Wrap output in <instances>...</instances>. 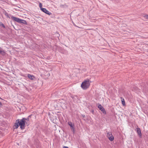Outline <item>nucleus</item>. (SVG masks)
<instances>
[{
    "label": "nucleus",
    "mask_w": 148,
    "mask_h": 148,
    "mask_svg": "<svg viewBox=\"0 0 148 148\" xmlns=\"http://www.w3.org/2000/svg\"><path fill=\"white\" fill-rule=\"evenodd\" d=\"M27 124V122L25 121L23 118L21 119H18L16 121L14 124V129H17L19 126H20L21 130H24L25 129L26 124H27V126L28 125Z\"/></svg>",
    "instance_id": "nucleus-1"
},
{
    "label": "nucleus",
    "mask_w": 148,
    "mask_h": 148,
    "mask_svg": "<svg viewBox=\"0 0 148 148\" xmlns=\"http://www.w3.org/2000/svg\"><path fill=\"white\" fill-rule=\"evenodd\" d=\"M11 18L14 21L18 23L26 25H27L26 21L23 19H21L12 15L11 16Z\"/></svg>",
    "instance_id": "nucleus-2"
},
{
    "label": "nucleus",
    "mask_w": 148,
    "mask_h": 148,
    "mask_svg": "<svg viewBox=\"0 0 148 148\" xmlns=\"http://www.w3.org/2000/svg\"><path fill=\"white\" fill-rule=\"evenodd\" d=\"M90 80L88 79L82 82L81 86L84 90L87 89L90 85Z\"/></svg>",
    "instance_id": "nucleus-3"
},
{
    "label": "nucleus",
    "mask_w": 148,
    "mask_h": 148,
    "mask_svg": "<svg viewBox=\"0 0 148 148\" xmlns=\"http://www.w3.org/2000/svg\"><path fill=\"white\" fill-rule=\"evenodd\" d=\"M98 108L101 111V112L104 114H106V111L104 109V108H103V107L101 105L99 104L98 107Z\"/></svg>",
    "instance_id": "nucleus-4"
},
{
    "label": "nucleus",
    "mask_w": 148,
    "mask_h": 148,
    "mask_svg": "<svg viewBox=\"0 0 148 148\" xmlns=\"http://www.w3.org/2000/svg\"><path fill=\"white\" fill-rule=\"evenodd\" d=\"M41 11L49 15H50L51 14V12H50L45 8H42Z\"/></svg>",
    "instance_id": "nucleus-5"
},
{
    "label": "nucleus",
    "mask_w": 148,
    "mask_h": 148,
    "mask_svg": "<svg viewBox=\"0 0 148 148\" xmlns=\"http://www.w3.org/2000/svg\"><path fill=\"white\" fill-rule=\"evenodd\" d=\"M27 77L32 80H35L36 79V78L34 75L30 74H28L27 75Z\"/></svg>",
    "instance_id": "nucleus-6"
},
{
    "label": "nucleus",
    "mask_w": 148,
    "mask_h": 148,
    "mask_svg": "<svg viewBox=\"0 0 148 148\" xmlns=\"http://www.w3.org/2000/svg\"><path fill=\"white\" fill-rule=\"evenodd\" d=\"M136 132L139 137L140 138L141 137L142 135L140 129L138 127L137 128H136Z\"/></svg>",
    "instance_id": "nucleus-7"
},
{
    "label": "nucleus",
    "mask_w": 148,
    "mask_h": 148,
    "mask_svg": "<svg viewBox=\"0 0 148 148\" xmlns=\"http://www.w3.org/2000/svg\"><path fill=\"white\" fill-rule=\"evenodd\" d=\"M71 97L73 99L74 101L77 102L78 99V98L77 95L71 96Z\"/></svg>",
    "instance_id": "nucleus-8"
},
{
    "label": "nucleus",
    "mask_w": 148,
    "mask_h": 148,
    "mask_svg": "<svg viewBox=\"0 0 148 148\" xmlns=\"http://www.w3.org/2000/svg\"><path fill=\"white\" fill-rule=\"evenodd\" d=\"M68 123L69 125L70 126L71 128L74 126V124L72 123L71 122H69Z\"/></svg>",
    "instance_id": "nucleus-9"
},
{
    "label": "nucleus",
    "mask_w": 148,
    "mask_h": 148,
    "mask_svg": "<svg viewBox=\"0 0 148 148\" xmlns=\"http://www.w3.org/2000/svg\"><path fill=\"white\" fill-rule=\"evenodd\" d=\"M108 138L110 141H112L113 140H114V137L112 135H110V137H109Z\"/></svg>",
    "instance_id": "nucleus-10"
},
{
    "label": "nucleus",
    "mask_w": 148,
    "mask_h": 148,
    "mask_svg": "<svg viewBox=\"0 0 148 148\" xmlns=\"http://www.w3.org/2000/svg\"><path fill=\"white\" fill-rule=\"evenodd\" d=\"M0 53L3 56L5 54V53L3 51H2L0 49Z\"/></svg>",
    "instance_id": "nucleus-11"
},
{
    "label": "nucleus",
    "mask_w": 148,
    "mask_h": 148,
    "mask_svg": "<svg viewBox=\"0 0 148 148\" xmlns=\"http://www.w3.org/2000/svg\"><path fill=\"white\" fill-rule=\"evenodd\" d=\"M112 134L110 133H108L107 134V136L108 138L110 137V135H112Z\"/></svg>",
    "instance_id": "nucleus-12"
},
{
    "label": "nucleus",
    "mask_w": 148,
    "mask_h": 148,
    "mask_svg": "<svg viewBox=\"0 0 148 148\" xmlns=\"http://www.w3.org/2000/svg\"><path fill=\"white\" fill-rule=\"evenodd\" d=\"M24 119V120L27 122L28 121H29V118L28 117H27V118H23Z\"/></svg>",
    "instance_id": "nucleus-13"
},
{
    "label": "nucleus",
    "mask_w": 148,
    "mask_h": 148,
    "mask_svg": "<svg viewBox=\"0 0 148 148\" xmlns=\"http://www.w3.org/2000/svg\"><path fill=\"white\" fill-rule=\"evenodd\" d=\"M39 7L40 8V10H41V9L42 8H42V4L40 3L39 4Z\"/></svg>",
    "instance_id": "nucleus-14"
},
{
    "label": "nucleus",
    "mask_w": 148,
    "mask_h": 148,
    "mask_svg": "<svg viewBox=\"0 0 148 148\" xmlns=\"http://www.w3.org/2000/svg\"><path fill=\"white\" fill-rule=\"evenodd\" d=\"M121 102L123 105L124 106L125 105V102L124 99H123V100H121Z\"/></svg>",
    "instance_id": "nucleus-15"
},
{
    "label": "nucleus",
    "mask_w": 148,
    "mask_h": 148,
    "mask_svg": "<svg viewBox=\"0 0 148 148\" xmlns=\"http://www.w3.org/2000/svg\"><path fill=\"white\" fill-rule=\"evenodd\" d=\"M71 129L72 132H73L74 133L75 131V128L74 127V126L71 128Z\"/></svg>",
    "instance_id": "nucleus-16"
},
{
    "label": "nucleus",
    "mask_w": 148,
    "mask_h": 148,
    "mask_svg": "<svg viewBox=\"0 0 148 148\" xmlns=\"http://www.w3.org/2000/svg\"><path fill=\"white\" fill-rule=\"evenodd\" d=\"M1 26L2 27H3L4 28H5V26L2 23Z\"/></svg>",
    "instance_id": "nucleus-17"
},
{
    "label": "nucleus",
    "mask_w": 148,
    "mask_h": 148,
    "mask_svg": "<svg viewBox=\"0 0 148 148\" xmlns=\"http://www.w3.org/2000/svg\"><path fill=\"white\" fill-rule=\"evenodd\" d=\"M144 17H145L147 19H148V15H146L144 16Z\"/></svg>",
    "instance_id": "nucleus-18"
},
{
    "label": "nucleus",
    "mask_w": 148,
    "mask_h": 148,
    "mask_svg": "<svg viewBox=\"0 0 148 148\" xmlns=\"http://www.w3.org/2000/svg\"><path fill=\"white\" fill-rule=\"evenodd\" d=\"M63 148H69V147L67 146H64Z\"/></svg>",
    "instance_id": "nucleus-19"
},
{
    "label": "nucleus",
    "mask_w": 148,
    "mask_h": 148,
    "mask_svg": "<svg viewBox=\"0 0 148 148\" xmlns=\"http://www.w3.org/2000/svg\"><path fill=\"white\" fill-rule=\"evenodd\" d=\"M5 15L6 16H8V13H6L5 14Z\"/></svg>",
    "instance_id": "nucleus-20"
},
{
    "label": "nucleus",
    "mask_w": 148,
    "mask_h": 148,
    "mask_svg": "<svg viewBox=\"0 0 148 148\" xmlns=\"http://www.w3.org/2000/svg\"><path fill=\"white\" fill-rule=\"evenodd\" d=\"M2 105V104L1 102H0V106Z\"/></svg>",
    "instance_id": "nucleus-21"
},
{
    "label": "nucleus",
    "mask_w": 148,
    "mask_h": 148,
    "mask_svg": "<svg viewBox=\"0 0 148 148\" xmlns=\"http://www.w3.org/2000/svg\"><path fill=\"white\" fill-rule=\"evenodd\" d=\"M31 115H29V116H28V117H28V118H29V117H31Z\"/></svg>",
    "instance_id": "nucleus-22"
},
{
    "label": "nucleus",
    "mask_w": 148,
    "mask_h": 148,
    "mask_svg": "<svg viewBox=\"0 0 148 148\" xmlns=\"http://www.w3.org/2000/svg\"><path fill=\"white\" fill-rule=\"evenodd\" d=\"M1 23V22H0V26H1V23Z\"/></svg>",
    "instance_id": "nucleus-23"
},
{
    "label": "nucleus",
    "mask_w": 148,
    "mask_h": 148,
    "mask_svg": "<svg viewBox=\"0 0 148 148\" xmlns=\"http://www.w3.org/2000/svg\"><path fill=\"white\" fill-rule=\"evenodd\" d=\"M82 116H83V117H85V115H83Z\"/></svg>",
    "instance_id": "nucleus-24"
},
{
    "label": "nucleus",
    "mask_w": 148,
    "mask_h": 148,
    "mask_svg": "<svg viewBox=\"0 0 148 148\" xmlns=\"http://www.w3.org/2000/svg\"><path fill=\"white\" fill-rule=\"evenodd\" d=\"M60 36V35H59V34H58V36Z\"/></svg>",
    "instance_id": "nucleus-25"
},
{
    "label": "nucleus",
    "mask_w": 148,
    "mask_h": 148,
    "mask_svg": "<svg viewBox=\"0 0 148 148\" xmlns=\"http://www.w3.org/2000/svg\"><path fill=\"white\" fill-rule=\"evenodd\" d=\"M147 103H148V100H147Z\"/></svg>",
    "instance_id": "nucleus-26"
},
{
    "label": "nucleus",
    "mask_w": 148,
    "mask_h": 148,
    "mask_svg": "<svg viewBox=\"0 0 148 148\" xmlns=\"http://www.w3.org/2000/svg\"><path fill=\"white\" fill-rule=\"evenodd\" d=\"M0 98L1 99V98L0 97Z\"/></svg>",
    "instance_id": "nucleus-27"
}]
</instances>
